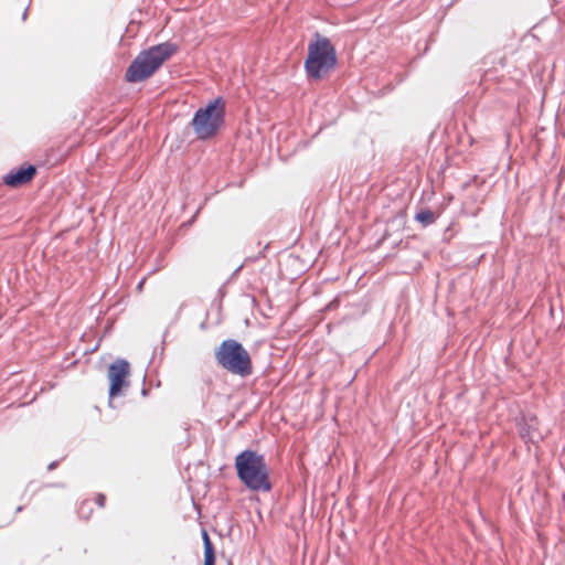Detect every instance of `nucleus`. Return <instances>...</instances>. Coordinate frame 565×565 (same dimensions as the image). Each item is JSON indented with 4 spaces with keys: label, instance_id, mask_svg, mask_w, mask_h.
Returning <instances> with one entry per match:
<instances>
[{
    "label": "nucleus",
    "instance_id": "obj_10",
    "mask_svg": "<svg viewBox=\"0 0 565 565\" xmlns=\"http://www.w3.org/2000/svg\"><path fill=\"white\" fill-rule=\"evenodd\" d=\"M93 503L90 500H84L82 503H79L77 509L78 518L83 520H87L90 518L92 511H93Z\"/></svg>",
    "mask_w": 565,
    "mask_h": 565
},
{
    "label": "nucleus",
    "instance_id": "obj_16",
    "mask_svg": "<svg viewBox=\"0 0 565 565\" xmlns=\"http://www.w3.org/2000/svg\"><path fill=\"white\" fill-rule=\"evenodd\" d=\"M241 268H242V266H238V268H236V270H234V275L237 274Z\"/></svg>",
    "mask_w": 565,
    "mask_h": 565
},
{
    "label": "nucleus",
    "instance_id": "obj_11",
    "mask_svg": "<svg viewBox=\"0 0 565 565\" xmlns=\"http://www.w3.org/2000/svg\"><path fill=\"white\" fill-rule=\"evenodd\" d=\"M95 503H96V505H98L99 508H104V507H105V494L99 493L98 495H96Z\"/></svg>",
    "mask_w": 565,
    "mask_h": 565
},
{
    "label": "nucleus",
    "instance_id": "obj_12",
    "mask_svg": "<svg viewBox=\"0 0 565 565\" xmlns=\"http://www.w3.org/2000/svg\"><path fill=\"white\" fill-rule=\"evenodd\" d=\"M57 465H58V461H57V460H53L52 462H50V463H49V466H47V471H53V470H55V469H56V467H57Z\"/></svg>",
    "mask_w": 565,
    "mask_h": 565
},
{
    "label": "nucleus",
    "instance_id": "obj_5",
    "mask_svg": "<svg viewBox=\"0 0 565 565\" xmlns=\"http://www.w3.org/2000/svg\"><path fill=\"white\" fill-rule=\"evenodd\" d=\"M215 360L218 365L236 375L246 377L252 374L253 366L250 355L241 342L234 339H225L215 351Z\"/></svg>",
    "mask_w": 565,
    "mask_h": 565
},
{
    "label": "nucleus",
    "instance_id": "obj_14",
    "mask_svg": "<svg viewBox=\"0 0 565 565\" xmlns=\"http://www.w3.org/2000/svg\"><path fill=\"white\" fill-rule=\"evenodd\" d=\"M142 285H143V280L139 281V284H138V287H137V288L140 290V289L142 288Z\"/></svg>",
    "mask_w": 565,
    "mask_h": 565
},
{
    "label": "nucleus",
    "instance_id": "obj_15",
    "mask_svg": "<svg viewBox=\"0 0 565 565\" xmlns=\"http://www.w3.org/2000/svg\"><path fill=\"white\" fill-rule=\"evenodd\" d=\"M141 394H142V396H146L147 395V390L142 388Z\"/></svg>",
    "mask_w": 565,
    "mask_h": 565
},
{
    "label": "nucleus",
    "instance_id": "obj_2",
    "mask_svg": "<svg viewBox=\"0 0 565 565\" xmlns=\"http://www.w3.org/2000/svg\"><path fill=\"white\" fill-rule=\"evenodd\" d=\"M177 51V44L166 41L139 52L126 68L125 81L140 83L150 78Z\"/></svg>",
    "mask_w": 565,
    "mask_h": 565
},
{
    "label": "nucleus",
    "instance_id": "obj_8",
    "mask_svg": "<svg viewBox=\"0 0 565 565\" xmlns=\"http://www.w3.org/2000/svg\"><path fill=\"white\" fill-rule=\"evenodd\" d=\"M202 541H203V565H215V546L211 541L206 530H202Z\"/></svg>",
    "mask_w": 565,
    "mask_h": 565
},
{
    "label": "nucleus",
    "instance_id": "obj_9",
    "mask_svg": "<svg viewBox=\"0 0 565 565\" xmlns=\"http://www.w3.org/2000/svg\"><path fill=\"white\" fill-rule=\"evenodd\" d=\"M414 221L422 224L423 227H428L436 221V215L429 209H422L415 213Z\"/></svg>",
    "mask_w": 565,
    "mask_h": 565
},
{
    "label": "nucleus",
    "instance_id": "obj_6",
    "mask_svg": "<svg viewBox=\"0 0 565 565\" xmlns=\"http://www.w3.org/2000/svg\"><path fill=\"white\" fill-rule=\"evenodd\" d=\"M130 364L126 359H117L108 366V398L117 397L121 392L129 387Z\"/></svg>",
    "mask_w": 565,
    "mask_h": 565
},
{
    "label": "nucleus",
    "instance_id": "obj_1",
    "mask_svg": "<svg viewBox=\"0 0 565 565\" xmlns=\"http://www.w3.org/2000/svg\"><path fill=\"white\" fill-rule=\"evenodd\" d=\"M234 470L241 483L252 492L267 493L271 490L269 469L263 454L245 449L234 457Z\"/></svg>",
    "mask_w": 565,
    "mask_h": 565
},
{
    "label": "nucleus",
    "instance_id": "obj_7",
    "mask_svg": "<svg viewBox=\"0 0 565 565\" xmlns=\"http://www.w3.org/2000/svg\"><path fill=\"white\" fill-rule=\"evenodd\" d=\"M36 173V168L33 164L21 166L17 169L10 170L3 177L4 185L10 188H20L31 182Z\"/></svg>",
    "mask_w": 565,
    "mask_h": 565
},
{
    "label": "nucleus",
    "instance_id": "obj_4",
    "mask_svg": "<svg viewBox=\"0 0 565 565\" xmlns=\"http://www.w3.org/2000/svg\"><path fill=\"white\" fill-rule=\"evenodd\" d=\"M225 124V102L221 96L207 102L205 107L194 111L191 128L199 140L215 137Z\"/></svg>",
    "mask_w": 565,
    "mask_h": 565
},
{
    "label": "nucleus",
    "instance_id": "obj_3",
    "mask_svg": "<svg viewBox=\"0 0 565 565\" xmlns=\"http://www.w3.org/2000/svg\"><path fill=\"white\" fill-rule=\"evenodd\" d=\"M337 66V50L330 42L319 33L315 34L307 46V56L305 60V71L307 76L313 81H321L330 71Z\"/></svg>",
    "mask_w": 565,
    "mask_h": 565
},
{
    "label": "nucleus",
    "instance_id": "obj_17",
    "mask_svg": "<svg viewBox=\"0 0 565 565\" xmlns=\"http://www.w3.org/2000/svg\"><path fill=\"white\" fill-rule=\"evenodd\" d=\"M17 512H22V507H18Z\"/></svg>",
    "mask_w": 565,
    "mask_h": 565
},
{
    "label": "nucleus",
    "instance_id": "obj_13",
    "mask_svg": "<svg viewBox=\"0 0 565 565\" xmlns=\"http://www.w3.org/2000/svg\"><path fill=\"white\" fill-rule=\"evenodd\" d=\"M26 15H28V9H25V11H23V13H22V20L23 21L26 19Z\"/></svg>",
    "mask_w": 565,
    "mask_h": 565
}]
</instances>
